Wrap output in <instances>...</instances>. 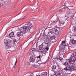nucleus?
<instances>
[{
	"label": "nucleus",
	"mask_w": 76,
	"mask_h": 76,
	"mask_svg": "<svg viewBox=\"0 0 76 76\" xmlns=\"http://www.w3.org/2000/svg\"><path fill=\"white\" fill-rule=\"evenodd\" d=\"M23 24L25 31H29V32L30 29L32 28V24L30 22H28L26 23H24Z\"/></svg>",
	"instance_id": "f257e3e1"
},
{
	"label": "nucleus",
	"mask_w": 76,
	"mask_h": 76,
	"mask_svg": "<svg viewBox=\"0 0 76 76\" xmlns=\"http://www.w3.org/2000/svg\"><path fill=\"white\" fill-rule=\"evenodd\" d=\"M76 60L75 56H74L73 55V56L71 57L69 59V61L73 65V64L75 63Z\"/></svg>",
	"instance_id": "f03ea898"
},
{
	"label": "nucleus",
	"mask_w": 76,
	"mask_h": 76,
	"mask_svg": "<svg viewBox=\"0 0 76 76\" xmlns=\"http://www.w3.org/2000/svg\"><path fill=\"white\" fill-rule=\"evenodd\" d=\"M18 31H20L23 34V35H25V32H25V28H24V27L23 28L22 27L19 28Z\"/></svg>",
	"instance_id": "7ed1b4c3"
},
{
	"label": "nucleus",
	"mask_w": 76,
	"mask_h": 76,
	"mask_svg": "<svg viewBox=\"0 0 76 76\" xmlns=\"http://www.w3.org/2000/svg\"><path fill=\"white\" fill-rule=\"evenodd\" d=\"M64 65L65 66H72V64H71V62H69V61L68 62H65L64 64Z\"/></svg>",
	"instance_id": "20e7f679"
},
{
	"label": "nucleus",
	"mask_w": 76,
	"mask_h": 76,
	"mask_svg": "<svg viewBox=\"0 0 76 76\" xmlns=\"http://www.w3.org/2000/svg\"><path fill=\"white\" fill-rule=\"evenodd\" d=\"M4 42L5 44H10V40L9 39H5L4 40Z\"/></svg>",
	"instance_id": "39448f33"
},
{
	"label": "nucleus",
	"mask_w": 76,
	"mask_h": 76,
	"mask_svg": "<svg viewBox=\"0 0 76 76\" xmlns=\"http://www.w3.org/2000/svg\"><path fill=\"white\" fill-rule=\"evenodd\" d=\"M58 22V25L59 26H61V25H63V24H64L65 23L64 21H60V20H58L57 21V22Z\"/></svg>",
	"instance_id": "423d86ee"
},
{
	"label": "nucleus",
	"mask_w": 76,
	"mask_h": 76,
	"mask_svg": "<svg viewBox=\"0 0 76 76\" xmlns=\"http://www.w3.org/2000/svg\"><path fill=\"white\" fill-rule=\"evenodd\" d=\"M23 35L24 34H23V33L21 34L20 32H18L17 33V35L18 37H20L21 35V36H23Z\"/></svg>",
	"instance_id": "0eeeda50"
},
{
	"label": "nucleus",
	"mask_w": 76,
	"mask_h": 76,
	"mask_svg": "<svg viewBox=\"0 0 76 76\" xmlns=\"http://www.w3.org/2000/svg\"><path fill=\"white\" fill-rule=\"evenodd\" d=\"M30 61L31 62H34L35 61V59L32 56L30 58Z\"/></svg>",
	"instance_id": "6e6552de"
},
{
	"label": "nucleus",
	"mask_w": 76,
	"mask_h": 76,
	"mask_svg": "<svg viewBox=\"0 0 76 76\" xmlns=\"http://www.w3.org/2000/svg\"><path fill=\"white\" fill-rule=\"evenodd\" d=\"M37 6H33L32 7L31 9L34 10V11H37Z\"/></svg>",
	"instance_id": "1a4fd4ad"
},
{
	"label": "nucleus",
	"mask_w": 76,
	"mask_h": 76,
	"mask_svg": "<svg viewBox=\"0 0 76 76\" xmlns=\"http://www.w3.org/2000/svg\"><path fill=\"white\" fill-rule=\"evenodd\" d=\"M18 45H14V46H11V48H12V50H15V49H16L17 48Z\"/></svg>",
	"instance_id": "9d476101"
},
{
	"label": "nucleus",
	"mask_w": 76,
	"mask_h": 76,
	"mask_svg": "<svg viewBox=\"0 0 76 76\" xmlns=\"http://www.w3.org/2000/svg\"><path fill=\"white\" fill-rule=\"evenodd\" d=\"M14 33L13 32H11L9 34V36L10 37H14Z\"/></svg>",
	"instance_id": "9b49d317"
},
{
	"label": "nucleus",
	"mask_w": 76,
	"mask_h": 76,
	"mask_svg": "<svg viewBox=\"0 0 76 76\" xmlns=\"http://www.w3.org/2000/svg\"><path fill=\"white\" fill-rule=\"evenodd\" d=\"M49 39H48V41H46V44L47 46H48V47H49L50 45V42L49 41Z\"/></svg>",
	"instance_id": "f8f14e48"
},
{
	"label": "nucleus",
	"mask_w": 76,
	"mask_h": 76,
	"mask_svg": "<svg viewBox=\"0 0 76 76\" xmlns=\"http://www.w3.org/2000/svg\"><path fill=\"white\" fill-rule=\"evenodd\" d=\"M71 43L73 44H76V40L73 39Z\"/></svg>",
	"instance_id": "ddd939ff"
},
{
	"label": "nucleus",
	"mask_w": 76,
	"mask_h": 76,
	"mask_svg": "<svg viewBox=\"0 0 76 76\" xmlns=\"http://www.w3.org/2000/svg\"><path fill=\"white\" fill-rule=\"evenodd\" d=\"M32 51H38V50H37V48H33L31 49Z\"/></svg>",
	"instance_id": "4468645a"
},
{
	"label": "nucleus",
	"mask_w": 76,
	"mask_h": 76,
	"mask_svg": "<svg viewBox=\"0 0 76 76\" xmlns=\"http://www.w3.org/2000/svg\"><path fill=\"white\" fill-rule=\"evenodd\" d=\"M61 45H63L65 46L66 45V44L65 43V41H63L62 42V43L61 44Z\"/></svg>",
	"instance_id": "2eb2a0df"
},
{
	"label": "nucleus",
	"mask_w": 76,
	"mask_h": 76,
	"mask_svg": "<svg viewBox=\"0 0 76 76\" xmlns=\"http://www.w3.org/2000/svg\"><path fill=\"white\" fill-rule=\"evenodd\" d=\"M29 56H31V57H32H32L34 56V53L31 52H30L29 53Z\"/></svg>",
	"instance_id": "dca6fc26"
},
{
	"label": "nucleus",
	"mask_w": 76,
	"mask_h": 76,
	"mask_svg": "<svg viewBox=\"0 0 76 76\" xmlns=\"http://www.w3.org/2000/svg\"><path fill=\"white\" fill-rule=\"evenodd\" d=\"M45 49L43 48H42L41 49H40L39 51L41 52V53H42L44 51H45Z\"/></svg>",
	"instance_id": "f3484780"
},
{
	"label": "nucleus",
	"mask_w": 76,
	"mask_h": 76,
	"mask_svg": "<svg viewBox=\"0 0 76 76\" xmlns=\"http://www.w3.org/2000/svg\"><path fill=\"white\" fill-rule=\"evenodd\" d=\"M66 67L67 71H69V70H72V69L70 67V66H67Z\"/></svg>",
	"instance_id": "a211bd4d"
},
{
	"label": "nucleus",
	"mask_w": 76,
	"mask_h": 76,
	"mask_svg": "<svg viewBox=\"0 0 76 76\" xmlns=\"http://www.w3.org/2000/svg\"><path fill=\"white\" fill-rule=\"evenodd\" d=\"M52 70H55V69H56V66H53L52 67Z\"/></svg>",
	"instance_id": "6ab92c4d"
},
{
	"label": "nucleus",
	"mask_w": 76,
	"mask_h": 76,
	"mask_svg": "<svg viewBox=\"0 0 76 76\" xmlns=\"http://www.w3.org/2000/svg\"><path fill=\"white\" fill-rule=\"evenodd\" d=\"M55 39V36H53L51 37H50V39L51 40L54 39Z\"/></svg>",
	"instance_id": "aec40b11"
},
{
	"label": "nucleus",
	"mask_w": 76,
	"mask_h": 76,
	"mask_svg": "<svg viewBox=\"0 0 76 76\" xmlns=\"http://www.w3.org/2000/svg\"><path fill=\"white\" fill-rule=\"evenodd\" d=\"M59 33V32H58V30H55V34L56 35H58Z\"/></svg>",
	"instance_id": "412c9836"
},
{
	"label": "nucleus",
	"mask_w": 76,
	"mask_h": 76,
	"mask_svg": "<svg viewBox=\"0 0 76 76\" xmlns=\"http://www.w3.org/2000/svg\"><path fill=\"white\" fill-rule=\"evenodd\" d=\"M42 74H43V75H44L45 76H47V72H42Z\"/></svg>",
	"instance_id": "4be33fe9"
},
{
	"label": "nucleus",
	"mask_w": 76,
	"mask_h": 76,
	"mask_svg": "<svg viewBox=\"0 0 76 76\" xmlns=\"http://www.w3.org/2000/svg\"><path fill=\"white\" fill-rule=\"evenodd\" d=\"M9 45V44H8V45H7L6 46V48H12V46H10H10Z\"/></svg>",
	"instance_id": "5701e85b"
},
{
	"label": "nucleus",
	"mask_w": 76,
	"mask_h": 76,
	"mask_svg": "<svg viewBox=\"0 0 76 76\" xmlns=\"http://www.w3.org/2000/svg\"><path fill=\"white\" fill-rule=\"evenodd\" d=\"M17 63V59L16 60V61H15V65L13 66V67H12V68H15V66H16V63Z\"/></svg>",
	"instance_id": "b1692460"
},
{
	"label": "nucleus",
	"mask_w": 76,
	"mask_h": 76,
	"mask_svg": "<svg viewBox=\"0 0 76 76\" xmlns=\"http://www.w3.org/2000/svg\"><path fill=\"white\" fill-rule=\"evenodd\" d=\"M72 30L73 31H76V28H75V27H73V28H72Z\"/></svg>",
	"instance_id": "393cba45"
},
{
	"label": "nucleus",
	"mask_w": 76,
	"mask_h": 76,
	"mask_svg": "<svg viewBox=\"0 0 76 76\" xmlns=\"http://www.w3.org/2000/svg\"><path fill=\"white\" fill-rule=\"evenodd\" d=\"M46 50H44L43 52H42V53L43 54H46Z\"/></svg>",
	"instance_id": "a878e982"
},
{
	"label": "nucleus",
	"mask_w": 76,
	"mask_h": 76,
	"mask_svg": "<svg viewBox=\"0 0 76 76\" xmlns=\"http://www.w3.org/2000/svg\"><path fill=\"white\" fill-rule=\"evenodd\" d=\"M73 56L75 57V58H76V52H74L73 53Z\"/></svg>",
	"instance_id": "bb28decb"
},
{
	"label": "nucleus",
	"mask_w": 76,
	"mask_h": 76,
	"mask_svg": "<svg viewBox=\"0 0 76 76\" xmlns=\"http://www.w3.org/2000/svg\"><path fill=\"white\" fill-rule=\"evenodd\" d=\"M54 34V33L53 32L51 31L48 32V34Z\"/></svg>",
	"instance_id": "cd10ccee"
},
{
	"label": "nucleus",
	"mask_w": 76,
	"mask_h": 76,
	"mask_svg": "<svg viewBox=\"0 0 76 76\" xmlns=\"http://www.w3.org/2000/svg\"><path fill=\"white\" fill-rule=\"evenodd\" d=\"M45 49L47 51H48V50H49V48H48V47H47L46 48H45Z\"/></svg>",
	"instance_id": "c85d7f7f"
},
{
	"label": "nucleus",
	"mask_w": 76,
	"mask_h": 76,
	"mask_svg": "<svg viewBox=\"0 0 76 76\" xmlns=\"http://www.w3.org/2000/svg\"><path fill=\"white\" fill-rule=\"evenodd\" d=\"M64 9H66V8H67V7H66L65 5H64Z\"/></svg>",
	"instance_id": "c756f323"
},
{
	"label": "nucleus",
	"mask_w": 76,
	"mask_h": 76,
	"mask_svg": "<svg viewBox=\"0 0 76 76\" xmlns=\"http://www.w3.org/2000/svg\"><path fill=\"white\" fill-rule=\"evenodd\" d=\"M73 69L74 70H76V67H74L73 68Z\"/></svg>",
	"instance_id": "7c9ffc66"
},
{
	"label": "nucleus",
	"mask_w": 76,
	"mask_h": 76,
	"mask_svg": "<svg viewBox=\"0 0 76 76\" xmlns=\"http://www.w3.org/2000/svg\"><path fill=\"white\" fill-rule=\"evenodd\" d=\"M65 17L66 18V19L67 20V19H68V18H69L67 16V15H65Z\"/></svg>",
	"instance_id": "2f4dec72"
},
{
	"label": "nucleus",
	"mask_w": 76,
	"mask_h": 76,
	"mask_svg": "<svg viewBox=\"0 0 76 76\" xmlns=\"http://www.w3.org/2000/svg\"><path fill=\"white\" fill-rule=\"evenodd\" d=\"M16 40L14 39V40L13 41V42H14V43H15V42H16Z\"/></svg>",
	"instance_id": "473e14b6"
},
{
	"label": "nucleus",
	"mask_w": 76,
	"mask_h": 76,
	"mask_svg": "<svg viewBox=\"0 0 76 76\" xmlns=\"http://www.w3.org/2000/svg\"><path fill=\"white\" fill-rule=\"evenodd\" d=\"M64 70H66V71H67V67L65 68L64 69Z\"/></svg>",
	"instance_id": "72a5a7b5"
},
{
	"label": "nucleus",
	"mask_w": 76,
	"mask_h": 76,
	"mask_svg": "<svg viewBox=\"0 0 76 76\" xmlns=\"http://www.w3.org/2000/svg\"><path fill=\"white\" fill-rule=\"evenodd\" d=\"M62 11H63V10H60L59 11V13H60Z\"/></svg>",
	"instance_id": "f704fd0d"
},
{
	"label": "nucleus",
	"mask_w": 76,
	"mask_h": 76,
	"mask_svg": "<svg viewBox=\"0 0 76 76\" xmlns=\"http://www.w3.org/2000/svg\"><path fill=\"white\" fill-rule=\"evenodd\" d=\"M40 57H41V55H39V56L37 57V58H40Z\"/></svg>",
	"instance_id": "c9c22d12"
},
{
	"label": "nucleus",
	"mask_w": 76,
	"mask_h": 76,
	"mask_svg": "<svg viewBox=\"0 0 76 76\" xmlns=\"http://www.w3.org/2000/svg\"><path fill=\"white\" fill-rule=\"evenodd\" d=\"M61 61V60H63V58H60L59 59Z\"/></svg>",
	"instance_id": "e433bc0d"
},
{
	"label": "nucleus",
	"mask_w": 76,
	"mask_h": 76,
	"mask_svg": "<svg viewBox=\"0 0 76 76\" xmlns=\"http://www.w3.org/2000/svg\"><path fill=\"white\" fill-rule=\"evenodd\" d=\"M67 13L69 15V14H70V12L69 11H68L67 12Z\"/></svg>",
	"instance_id": "4c0bfd02"
},
{
	"label": "nucleus",
	"mask_w": 76,
	"mask_h": 76,
	"mask_svg": "<svg viewBox=\"0 0 76 76\" xmlns=\"http://www.w3.org/2000/svg\"><path fill=\"white\" fill-rule=\"evenodd\" d=\"M53 22H55V20H54V19H53Z\"/></svg>",
	"instance_id": "58836bf2"
},
{
	"label": "nucleus",
	"mask_w": 76,
	"mask_h": 76,
	"mask_svg": "<svg viewBox=\"0 0 76 76\" xmlns=\"http://www.w3.org/2000/svg\"><path fill=\"white\" fill-rule=\"evenodd\" d=\"M29 76H34V75H33V74H31L30 75H29Z\"/></svg>",
	"instance_id": "ea45409f"
},
{
	"label": "nucleus",
	"mask_w": 76,
	"mask_h": 76,
	"mask_svg": "<svg viewBox=\"0 0 76 76\" xmlns=\"http://www.w3.org/2000/svg\"><path fill=\"white\" fill-rule=\"evenodd\" d=\"M42 76H46V75H44V74H42Z\"/></svg>",
	"instance_id": "a19ab883"
},
{
	"label": "nucleus",
	"mask_w": 76,
	"mask_h": 76,
	"mask_svg": "<svg viewBox=\"0 0 76 76\" xmlns=\"http://www.w3.org/2000/svg\"><path fill=\"white\" fill-rule=\"evenodd\" d=\"M2 61V60H1V59H0V63H1V62Z\"/></svg>",
	"instance_id": "79ce46f5"
},
{
	"label": "nucleus",
	"mask_w": 76,
	"mask_h": 76,
	"mask_svg": "<svg viewBox=\"0 0 76 76\" xmlns=\"http://www.w3.org/2000/svg\"><path fill=\"white\" fill-rule=\"evenodd\" d=\"M31 0V1H33L34 0Z\"/></svg>",
	"instance_id": "37998d69"
},
{
	"label": "nucleus",
	"mask_w": 76,
	"mask_h": 76,
	"mask_svg": "<svg viewBox=\"0 0 76 76\" xmlns=\"http://www.w3.org/2000/svg\"><path fill=\"white\" fill-rule=\"evenodd\" d=\"M25 18V16H24V17H23V19H24V18Z\"/></svg>",
	"instance_id": "c03bdc74"
},
{
	"label": "nucleus",
	"mask_w": 76,
	"mask_h": 76,
	"mask_svg": "<svg viewBox=\"0 0 76 76\" xmlns=\"http://www.w3.org/2000/svg\"><path fill=\"white\" fill-rule=\"evenodd\" d=\"M67 9H68L69 10V8H68L67 7Z\"/></svg>",
	"instance_id": "a18cd8bd"
},
{
	"label": "nucleus",
	"mask_w": 76,
	"mask_h": 76,
	"mask_svg": "<svg viewBox=\"0 0 76 76\" xmlns=\"http://www.w3.org/2000/svg\"><path fill=\"white\" fill-rule=\"evenodd\" d=\"M18 69V70H19V69Z\"/></svg>",
	"instance_id": "49530a36"
},
{
	"label": "nucleus",
	"mask_w": 76,
	"mask_h": 76,
	"mask_svg": "<svg viewBox=\"0 0 76 76\" xmlns=\"http://www.w3.org/2000/svg\"><path fill=\"white\" fill-rule=\"evenodd\" d=\"M12 62H13V61H12Z\"/></svg>",
	"instance_id": "de8ad7c7"
},
{
	"label": "nucleus",
	"mask_w": 76,
	"mask_h": 76,
	"mask_svg": "<svg viewBox=\"0 0 76 76\" xmlns=\"http://www.w3.org/2000/svg\"><path fill=\"white\" fill-rule=\"evenodd\" d=\"M28 76H29V75H28Z\"/></svg>",
	"instance_id": "09e8293b"
},
{
	"label": "nucleus",
	"mask_w": 76,
	"mask_h": 76,
	"mask_svg": "<svg viewBox=\"0 0 76 76\" xmlns=\"http://www.w3.org/2000/svg\"><path fill=\"white\" fill-rule=\"evenodd\" d=\"M52 71H53V70H52Z\"/></svg>",
	"instance_id": "8fccbe9b"
},
{
	"label": "nucleus",
	"mask_w": 76,
	"mask_h": 76,
	"mask_svg": "<svg viewBox=\"0 0 76 76\" xmlns=\"http://www.w3.org/2000/svg\"><path fill=\"white\" fill-rule=\"evenodd\" d=\"M36 66H37V65H36Z\"/></svg>",
	"instance_id": "3c124183"
}]
</instances>
